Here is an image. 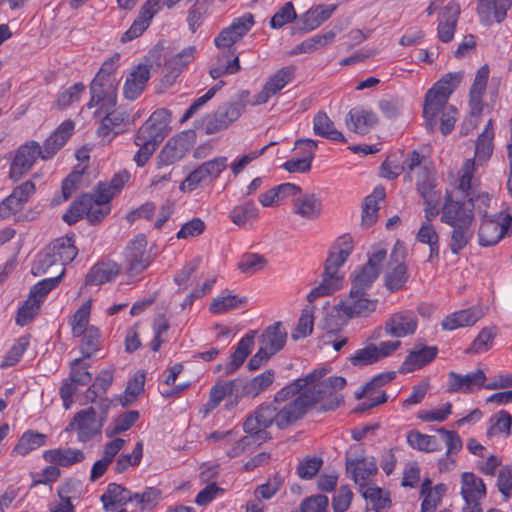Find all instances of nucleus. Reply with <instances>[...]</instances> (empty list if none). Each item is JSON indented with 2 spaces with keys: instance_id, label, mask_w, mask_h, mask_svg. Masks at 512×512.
Masks as SVG:
<instances>
[{
  "instance_id": "nucleus-1",
  "label": "nucleus",
  "mask_w": 512,
  "mask_h": 512,
  "mask_svg": "<svg viewBox=\"0 0 512 512\" xmlns=\"http://www.w3.org/2000/svg\"><path fill=\"white\" fill-rule=\"evenodd\" d=\"M474 219V212L465 199L454 198L451 192H446L440 220L452 228L449 249L453 255H458L472 240Z\"/></svg>"
},
{
  "instance_id": "nucleus-2",
  "label": "nucleus",
  "mask_w": 512,
  "mask_h": 512,
  "mask_svg": "<svg viewBox=\"0 0 512 512\" xmlns=\"http://www.w3.org/2000/svg\"><path fill=\"white\" fill-rule=\"evenodd\" d=\"M353 251V239L350 235L340 236L331 246L324 264L322 282L307 295V301L313 303L318 297L331 295L342 285V276L338 270Z\"/></svg>"
},
{
  "instance_id": "nucleus-3",
  "label": "nucleus",
  "mask_w": 512,
  "mask_h": 512,
  "mask_svg": "<svg viewBox=\"0 0 512 512\" xmlns=\"http://www.w3.org/2000/svg\"><path fill=\"white\" fill-rule=\"evenodd\" d=\"M299 420L293 402L283 406L273 403L261 405L254 415L249 416L243 424L246 433L256 437L258 445L267 439L266 429L273 423L279 429H285Z\"/></svg>"
},
{
  "instance_id": "nucleus-4",
  "label": "nucleus",
  "mask_w": 512,
  "mask_h": 512,
  "mask_svg": "<svg viewBox=\"0 0 512 512\" xmlns=\"http://www.w3.org/2000/svg\"><path fill=\"white\" fill-rule=\"evenodd\" d=\"M119 54L103 62L99 71L89 85L90 100L87 103L89 109L96 107L110 109L117 105L119 79L116 75Z\"/></svg>"
},
{
  "instance_id": "nucleus-5",
  "label": "nucleus",
  "mask_w": 512,
  "mask_h": 512,
  "mask_svg": "<svg viewBox=\"0 0 512 512\" xmlns=\"http://www.w3.org/2000/svg\"><path fill=\"white\" fill-rule=\"evenodd\" d=\"M507 233L512 234L511 214L501 211L489 217H482L478 229V243L482 247L494 246Z\"/></svg>"
},
{
  "instance_id": "nucleus-6",
  "label": "nucleus",
  "mask_w": 512,
  "mask_h": 512,
  "mask_svg": "<svg viewBox=\"0 0 512 512\" xmlns=\"http://www.w3.org/2000/svg\"><path fill=\"white\" fill-rule=\"evenodd\" d=\"M125 270L130 279L138 278L150 265L151 255L147 250V238L138 234L129 241L124 251Z\"/></svg>"
},
{
  "instance_id": "nucleus-7",
  "label": "nucleus",
  "mask_w": 512,
  "mask_h": 512,
  "mask_svg": "<svg viewBox=\"0 0 512 512\" xmlns=\"http://www.w3.org/2000/svg\"><path fill=\"white\" fill-rule=\"evenodd\" d=\"M377 299H370L366 292L352 289L347 297L341 299L334 310L339 317L352 319L356 317H368L376 310Z\"/></svg>"
},
{
  "instance_id": "nucleus-8",
  "label": "nucleus",
  "mask_w": 512,
  "mask_h": 512,
  "mask_svg": "<svg viewBox=\"0 0 512 512\" xmlns=\"http://www.w3.org/2000/svg\"><path fill=\"white\" fill-rule=\"evenodd\" d=\"M94 118L100 120V124L96 130L98 137L107 139L111 142L112 139L123 132L122 127L129 125V113L123 107L104 109L103 107L97 108L94 112Z\"/></svg>"
},
{
  "instance_id": "nucleus-9",
  "label": "nucleus",
  "mask_w": 512,
  "mask_h": 512,
  "mask_svg": "<svg viewBox=\"0 0 512 512\" xmlns=\"http://www.w3.org/2000/svg\"><path fill=\"white\" fill-rule=\"evenodd\" d=\"M227 167V157L221 156L208 160L190 172L182 181L179 189L182 192H192L199 185L216 180Z\"/></svg>"
},
{
  "instance_id": "nucleus-10",
  "label": "nucleus",
  "mask_w": 512,
  "mask_h": 512,
  "mask_svg": "<svg viewBox=\"0 0 512 512\" xmlns=\"http://www.w3.org/2000/svg\"><path fill=\"white\" fill-rule=\"evenodd\" d=\"M405 247L397 241L383 276L384 285L391 293L401 290L409 279L408 268L404 262Z\"/></svg>"
},
{
  "instance_id": "nucleus-11",
  "label": "nucleus",
  "mask_w": 512,
  "mask_h": 512,
  "mask_svg": "<svg viewBox=\"0 0 512 512\" xmlns=\"http://www.w3.org/2000/svg\"><path fill=\"white\" fill-rule=\"evenodd\" d=\"M346 471L360 488L365 487L366 481L378 471L376 461L364 456L360 446L351 447L345 455Z\"/></svg>"
},
{
  "instance_id": "nucleus-12",
  "label": "nucleus",
  "mask_w": 512,
  "mask_h": 512,
  "mask_svg": "<svg viewBox=\"0 0 512 512\" xmlns=\"http://www.w3.org/2000/svg\"><path fill=\"white\" fill-rule=\"evenodd\" d=\"M253 25L254 17L251 13H246L234 19L231 25L223 28L215 37V46L228 55L235 54L234 44L239 42L251 30Z\"/></svg>"
},
{
  "instance_id": "nucleus-13",
  "label": "nucleus",
  "mask_w": 512,
  "mask_h": 512,
  "mask_svg": "<svg viewBox=\"0 0 512 512\" xmlns=\"http://www.w3.org/2000/svg\"><path fill=\"white\" fill-rule=\"evenodd\" d=\"M38 158L42 159V153L37 141L29 140L20 145L10 163L9 177L19 180L33 168Z\"/></svg>"
},
{
  "instance_id": "nucleus-14",
  "label": "nucleus",
  "mask_w": 512,
  "mask_h": 512,
  "mask_svg": "<svg viewBox=\"0 0 512 512\" xmlns=\"http://www.w3.org/2000/svg\"><path fill=\"white\" fill-rule=\"evenodd\" d=\"M103 425L102 421L97 419L94 407H88L73 416L65 431H76L77 440L86 443L101 433Z\"/></svg>"
},
{
  "instance_id": "nucleus-15",
  "label": "nucleus",
  "mask_w": 512,
  "mask_h": 512,
  "mask_svg": "<svg viewBox=\"0 0 512 512\" xmlns=\"http://www.w3.org/2000/svg\"><path fill=\"white\" fill-rule=\"evenodd\" d=\"M170 118L171 112L168 109H157L138 129V139H146L159 145L170 131Z\"/></svg>"
},
{
  "instance_id": "nucleus-16",
  "label": "nucleus",
  "mask_w": 512,
  "mask_h": 512,
  "mask_svg": "<svg viewBox=\"0 0 512 512\" xmlns=\"http://www.w3.org/2000/svg\"><path fill=\"white\" fill-rule=\"evenodd\" d=\"M386 256L387 252L385 249H378L373 252L369 256L368 261L355 272V276L351 282V288L362 292L369 290L374 281L378 278Z\"/></svg>"
},
{
  "instance_id": "nucleus-17",
  "label": "nucleus",
  "mask_w": 512,
  "mask_h": 512,
  "mask_svg": "<svg viewBox=\"0 0 512 512\" xmlns=\"http://www.w3.org/2000/svg\"><path fill=\"white\" fill-rule=\"evenodd\" d=\"M461 495L465 501L463 512H482L480 500L486 497L483 480L472 472L461 475Z\"/></svg>"
},
{
  "instance_id": "nucleus-18",
  "label": "nucleus",
  "mask_w": 512,
  "mask_h": 512,
  "mask_svg": "<svg viewBox=\"0 0 512 512\" xmlns=\"http://www.w3.org/2000/svg\"><path fill=\"white\" fill-rule=\"evenodd\" d=\"M191 132H181L170 138L158 154V166H169L181 160L193 147Z\"/></svg>"
},
{
  "instance_id": "nucleus-19",
  "label": "nucleus",
  "mask_w": 512,
  "mask_h": 512,
  "mask_svg": "<svg viewBox=\"0 0 512 512\" xmlns=\"http://www.w3.org/2000/svg\"><path fill=\"white\" fill-rule=\"evenodd\" d=\"M418 327V318L412 310L392 313L385 321L384 334L392 338H403L413 335Z\"/></svg>"
},
{
  "instance_id": "nucleus-20",
  "label": "nucleus",
  "mask_w": 512,
  "mask_h": 512,
  "mask_svg": "<svg viewBox=\"0 0 512 512\" xmlns=\"http://www.w3.org/2000/svg\"><path fill=\"white\" fill-rule=\"evenodd\" d=\"M325 399H329L330 401L333 399V395L323 380L306 387L301 394L292 400L299 420L303 418L313 406Z\"/></svg>"
},
{
  "instance_id": "nucleus-21",
  "label": "nucleus",
  "mask_w": 512,
  "mask_h": 512,
  "mask_svg": "<svg viewBox=\"0 0 512 512\" xmlns=\"http://www.w3.org/2000/svg\"><path fill=\"white\" fill-rule=\"evenodd\" d=\"M241 115V108L238 103H227L220 106L213 114L205 119L204 129L208 135L215 134L226 129Z\"/></svg>"
},
{
  "instance_id": "nucleus-22",
  "label": "nucleus",
  "mask_w": 512,
  "mask_h": 512,
  "mask_svg": "<svg viewBox=\"0 0 512 512\" xmlns=\"http://www.w3.org/2000/svg\"><path fill=\"white\" fill-rule=\"evenodd\" d=\"M438 354L436 346H426L421 340L415 343V347L408 353L403 361L400 372L408 373L421 369L431 363Z\"/></svg>"
},
{
  "instance_id": "nucleus-23",
  "label": "nucleus",
  "mask_w": 512,
  "mask_h": 512,
  "mask_svg": "<svg viewBox=\"0 0 512 512\" xmlns=\"http://www.w3.org/2000/svg\"><path fill=\"white\" fill-rule=\"evenodd\" d=\"M511 5L512 0H478L476 10L480 22L490 25L493 21L497 23L504 21Z\"/></svg>"
},
{
  "instance_id": "nucleus-24",
  "label": "nucleus",
  "mask_w": 512,
  "mask_h": 512,
  "mask_svg": "<svg viewBox=\"0 0 512 512\" xmlns=\"http://www.w3.org/2000/svg\"><path fill=\"white\" fill-rule=\"evenodd\" d=\"M161 0H147L141 8L139 16L134 20L130 28L121 36V42L126 43L142 35L149 27L153 16L160 10Z\"/></svg>"
},
{
  "instance_id": "nucleus-25",
  "label": "nucleus",
  "mask_w": 512,
  "mask_h": 512,
  "mask_svg": "<svg viewBox=\"0 0 512 512\" xmlns=\"http://www.w3.org/2000/svg\"><path fill=\"white\" fill-rule=\"evenodd\" d=\"M486 375L481 369H477L465 375L449 372L448 373V392L451 393H470L474 387L485 386Z\"/></svg>"
},
{
  "instance_id": "nucleus-26",
  "label": "nucleus",
  "mask_w": 512,
  "mask_h": 512,
  "mask_svg": "<svg viewBox=\"0 0 512 512\" xmlns=\"http://www.w3.org/2000/svg\"><path fill=\"white\" fill-rule=\"evenodd\" d=\"M459 15L460 5L456 1H449L439 13L437 36L441 42L447 43L453 39Z\"/></svg>"
},
{
  "instance_id": "nucleus-27",
  "label": "nucleus",
  "mask_w": 512,
  "mask_h": 512,
  "mask_svg": "<svg viewBox=\"0 0 512 512\" xmlns=\"http://www.w3.org/2000/svg\"><path fill=\"white\" fill-rule=\"evenodd\" d=\"M150 79V66L147 64H138L127 76L123 95L128 100L137 99L144 91L148 80Z\"/></svg>"
},
{
  "instance_id": "nucleus-28",
  "label": "nucleus",
  "mask_w": 512,
  "mask_h": 512,
  "mask_svg": "<svg viewBox=\"0 0 512 512\" xmlns=\"http://www.w3.org/2000/svg\"><path fill=\"white\" fill-rule=\"evenodd\" d=\"M73 130L74 123L71 120L61 123L44 141V145L41 147L42 160L52 158L64 146Z\"/></svg>"
},
{
  "instance_id": "nucleus-29",
  "label": "nucleus",
  "mask_w": 512,
  "mask_h": 512,
  "mask_svg": "<svg viewBox=\"0 0 512 512\" xmlns=\"http://www.w3.org/2000/svg\"><path fill=\"white\" fill-rule=\"evenodd\" d=\"M336 9V5L320 4L310 8L301 15L297 23V30L300 33H306L318 28L322 23L328 20Z\"/></svg>"
},
{
  "instance_id": "nucleus-30",
  "label": "nucleus",
  "mask_w": 512,
  "mask_h": 512,
  "mask_svg": "<svg viewBox=\"0 0 512 512\" xmlns=\"http://www.w3.org/2000/svg\"><path fill=\"white\" fill-rule=\"evenodd\" d=\"M286 341L287 331L285 327L281 322H275L265 328L261 334L259 343L269 354L275 355L284 347Z\"/></svg>"
},
{
  "instance_id": "nucleus-31",
  "label": "nucleus",
  "mask_w": 512,
  "mask_h": 512,
  "mask_svg": "<svg viewBox=\"0 0 512 512\" xmlns=\"http://www.w3.org/2000/svg\"><path fill=\"white\" fill-rule=\"evenodd\" d=\"M74 238V234L59 237L47 246L49 253L59 261L61 268L72 262L78 254Z\"/></svg>"
},
{
  "instance_id": "nucleus-32",
  "label": "nucleus",
  "mask_w": 512,
  "mask_h": 512,
  "mask_svg": "<svg viewBox=\"0 0 512 512\" xmlns=\"http://www.w3.org/2000/svg\"><path fill=\"white\" fill-rule=\"evenodd\" d=\"M293 212L301 218L316 220L322 214L321 198L314 193H305L294 200Z\"/></svg>"
},
{
  "instance_id": "nucleus-33",
  "label": "nucleus",
  "mask_w": 512,
  "mask_h": 512,
  "mask_svg": "<svg viewBox=\"0 0 512 512\" xmlns=\"http://www.w3.org/2000/svg\"><path fill=\"white\" fill-rule=\"evenodd\" d=\"M377 121L378 118L373 111L362 107L351 109L346 119L348 128L362 135L368 133L377 124Z\"/></svg>"
},
{
  "instance_id": "nucleus-34",
  "label": "nucleus",
  "mask_w": 512,
  "mask_h": 512,
  "mask_svg": "<svg viewBox=\"0 0 512 512\" xmlns=\"http://www.w3.org/2000/svg\"><path fill=\"white\" fill-rule=\"evenodd\" d=\"M119 273L120 266L116 262H98L87 273L85 284L88 286L102 285L113 281Z\"/></svg>"
},
{
  "instance_id": "nucleus-35",
  "label": "nucleus",
  "mask_w": 512,
  "mask_h": 512,
  "mask_svg": "<svg viewBox=\"0 0 512 512\" xmlns=\"http://www.w3.org/2000/svg\"><path fill=\"white\" fill-rule=\"evenodd\" d=\"M448 100L443 96H438L434 93L431 94L427 91L423 104V117L425 120V127L428 131H433L438 124V115L448 107Z\"/></svg>"
},
{
  "instance_id": "nucleus-36",
  "label": "nucleus",
  "mask_w": 512,
  "mask_h": 512,
  "mask_svg": "<svg viewBox=\"0 0 512 512\" xmlns=\"http://www.w3.org/2000/svg\"><path fill=\"white\" fill-rule=\"evenodd\" d=\"M134 493L117 483H109L100 500L105 511H112L116 505L133 503Z\"/></svg>"
},
{
  "instance_id": "nucleus-37",
  "label": "nucleus",
  "mask_w": 512,
  "mask_h": 512,
  "mask_svg": "<svg viewBox=\"0 0 512 512\" xmlns=\"http://www.w3.org/2000/svg\"><path fill=\"white\" fill-rule=\"evenodd\" d=\"M482 318V313L475 307L460 310L447 315L441 322L443 330L452 331L462 327L474 325Z\"/></svg>"
},
{
  "instance_id": "nucleus-38",
  "label": "nucleus",
  "mask_w": 512,
  "mask_h": 512,
  "mask_svg": "<svg viewBox=\"0 0 512 512\" xmlns=\"http://www.w3.org/2000/svg\"><path fill=\"white\" fill-rule=\"evenodd\" d=\"M43 458L51 464L68 467L82 462L85 459V454L76 448H57L46 450L43 453Z\"/></svg>"
},
{
  "instance_id": "nucleus-39",
  "label": "nucleus",
  "mask_w": 512,
  "mask_h": 512,
  "mask_svg": "<svg viewBox=\"0 0 512 512\" xmlns=\"http://www.w3.org/2000/svg\"><path fill=\"white\" fill-rule=\"evenodd\" d=\"M255 333V331H251L239 340L235 351L230 356V361L226 365L227 375L235 373L243 365L254 346Z\"/></svg>"
},
{
  "instance_id": "nucleus-40",
  "label": "nucleus",
  "mask_w": 512,
  "mask_h": 512,
  "mask_svg": "<svg viewBox=\"0 0 512 512\" xmlns=\"http://www.w3.org/2000/svg\"><path fill=\"white\" fill-rule=\"evenodd\" d=\"M47 435L38 431L26 430L14 446L12 453L20 456H26L32 451L43 447L47 443Z\"/></svg>"
},
{
  "instance_id": "nucleus-41",
  "label": "nucleus",
  "mask_w": 512,
  "mask_h": 512,
  "mask_svg": "<svg viewBox=\"0 0 512 512\" xmlns=\"http://www.w3.org/2000/svg\"><path fill=\"white\" fill-rule=\"evenodd\" d=\"M81 486L80 481L75 479L65 480L57 489L60 502L50 512H75L71 498L75 497Z\"/></svg>"
},
{
  "instance_id": "nucleus-42",
  "label": "nucleus",
  "mask_w": 512,
  "mask_h": 512,
  "mask_svg": "<svg viewBox=\"0 0 512 512\" xmlns=\"http://www.w3.org/2000/svg\"><path fill=\"white\" fill-rule=\"evenodd\" d=\"M313 131L317 136L337 141V142H346V138L344 135L338 131L335 126L334 122L328 117V115L323 112L319 111L313 119Z\"/></svg>"
},
{
  "instance_id": "nucleus-43",
  "label": "nucleus",
  "mask_w": 512,
  "mask_h": 512,
  "mask_svg": "<svg viewBox=\"0 0 512 512\" xmlns=\"http://www.w3.org/2000/svg\"><path fill=\"white\" fill-rule=\"evenodd\" d=\"M385 195L386 191L384 186L378 185L374 188L373 192L365 198L362 209L363 226L371 227L375 223L379 210L378 201L383 200Z\"/></svg>"
},
{
  "instance_id": "nucleus-44",
  "label": "nucleus",
  "mask_w": 512,
  "mask_h": 512,
  "mask_svg": "<svg viewBox=\"0 0 512 512\" xmlns=\"http://www.w3.org/2000/svg\"><path fill=\"white\" fill-rule=\"evenodd\" d=\"M422 160L423 156L418 151L413 150L401 166L396 165L392 168L390 163L385 161L382 163L383 176L388 179H395L404 171L412 173L416 168H422Z\"/></svg>"
},
{
  "instance_id": "nucleus-45",
  "label": "nucleus",
  "mask_w": 512,
  "mask_h": 512,
  "mask_svg": "<svg viewBox=\"0 0 512 512\" xmlns=\"http://www.w3.org/2000/svg\"><path fill=\"white\" fill-rule=\"evenodd\" d=\"M241 386L240 380L219 381L210 389L209 399L206 403L207 410H213L226 396H232Z\"/></svg>"
},
{
  "instance_id": "nucleus-46",
  "label": "nucleus",
  "mask_w": 512,
  "mask_h": 512,
  "mask_svg": "<svg viewBox=\"0 0 512 512\" xmlns=\"http://www.w3.org/2000/svg\"><path fill=\"white\" fill-rule=\"evenodd\" d=\"M464 73L462 71L449 72L440 78L433 86L428 90L438 96L449 100L451 94L456 90L463 79Z\"/></svg>"
},
{
  "instance_id": "nucleus-47",
  "label": "nucleus",
  "mask_w": 512,
  "mask_h": 512,
  "mask_svg": "<svg viewBox=\"0 0 512 512\" xmlns=\"http://www.w3.org/2000/svg\"><path fill=\"white\" fill-rule=\"evenodd\" d=\"M196 53L195 46H188L179 53L170 56L165 60V68L173 78L177 77L186 66L194 60Z\"/></svg>"
},
{
  "instance_id": "nucleus-48",
  "label": "nucleus",
  "mask_w": 512,
  "mask_h": 512,
  "mask_svg": "<svg viewBox=\"0 0 512 512\" xmlns=\"http://www.w3.org/2000/svg\"><path fill=\"white\" fill-rule=\"evenodd\" d=\"M258 216L259 209L253 201L237 205L229 212L230 220L239 227H245L247 223L255 221Z\"/></svg>"
},
{
  "instance_id": "nucleus-49",
  "label": "nucleus",
  "mask_w": 512,
  "mask_h": 512,
  "mask_svg": "<svg viewBox=\"0 0 512 512\" xmlns=\"http://www.w3.org/2000/svg\"><path fill=\"white\" fill-rule=\"evenodd\" d=\"M92 202L90 194H82L71 203L68 210L63 214L62 219L69 225L75 224L84 215H87V209H91Z\"/></svg>"
},
{
  "instance_id": "nucleus-50",
  "label": "nucleus",
  "mask_w": 512,
  "mask_h": 512,
  "mask_svg": "<svg viewBox=\"0 0 512 512\" xmlns=\"http://www.w3.org/2000/svg\"><path fill=\"white\" fill-rule=\"evenodd\" d=\"M225 51H222L221 55L218 56L217 62L209 70V74L213 79H218L226 74H236L240 71L239 57L235 55L232 59H229Z\"/></svg>"
},
{
  "instance_id": "nucleus-51",
  "label": "nucleus",
  "mask_w": 512,
  "mask_h": 512,
  "mask_svg": "<svg viewBox=\"0 0 512 512\" xmlns=\"http://www.w3.org/2000/svg\"><path fill=\"white\" fill-rule=\"evenodd\" d=\"M139 417L140 414L137 410H129L119 414L112 420L111 424L106 429V436L113 437L128 431L138 421Z\"/></svg>"
},
{
  "instance_id": "nucleus-52",
  "label": "nucleus",
  "mask_w": 512,
  "mask_h": 512,
  "mask_svg": "<svg viewBox=\"0 0 512 512\" xmlns=\"http://www.w3.org/2000/svg\"><path fill=\"white\" fill-rule=\"evenodd\" d=\"M113 373L110 370H102L95 378L94 382L85 392L86 400L96 402L99 396L106 393L113 382Z\"/></svg>"
},
{
  "instance_id": "nucleus-53",
  "label": "nucleus",
  "mask_w": 512,
  "mask_h": 512,
  "mask_svg": "<svg viewBox=\"0 0 512 512\" xmlns=\"http://www.w3.org/2000/svg\"><path fill=\"white\" fill-rule=\"evenodd\" d=\"M489 422L487 436L492 437L499 434L509 436L511 434L512 416L508 411L500 410L490 417Z\"/></svg>"
},
{
  "instance_id": "nucleus-54",
  "label": "nucleus",
  "mask_w": 512,
  "mask_h": 512,
  "mask_svg": "<svg viewBox=\"0 0 512 512\" xmlns=\"http://www.w3.org/2000/svg\"><path fill=\"white\" fill-rule=\"evenodd\" d=\"M296 67L293 65L278 69L265 83L268 90L277 94L295 78Z\"/></svg>"
},
{
  "instance_id": "nucleus-55",
  "label": "nucleus",
  "mask_w": 512,
  "mask_h": 512,
  "mask_svg": "<svg viewBox=\"0 0 512 512\" xmlns=\"http://www.w3.org/2000/svg\"><path fill=\"white\" fill-rule=\"evenodd\" d=\"M408 444L417 450L433 452L440 450V443L435 436L422 434L418 431H410L407 434Z\"/></svg>"
},
{
  "instance_id": "nucleus-56",
  "label": "nucleus",
  "mask_w": 512,
  "mask_h": 512,
  "mask_svg": "<svg viewBox=\"0 0 512 512\" xmlns=\"http://www.w3.org/2000/svg\"><path fill=\"white\" fill-rule=\"evenodd\" d=\"M145 375L136 373L127 383V386L120 397L119 401L123 407L133 404L137 397L144 391Z\"/></svg>"
},
{
  "instance_id": "nucleus-57",
  "label": "nucleus",
  "mask_w": 512,
  "mask_h": 512,
  "mask_svg": "<svg viewBox=\"0 0 512 512\" xmlns=\"http://www.w3.org/2000/svg\"><path fill=\"white\" fill-rule=\"evenodd\" d=\"M274 380L273 370H266L243 385V393L255 397L267 389Z\"/></svg>"
},
{
  "instance_id": "nucleus-58",
  "label": "nucleus",
  "mask_w": 512,
  "mask_h": 512,
  "mask_svg": "<svg viewBox=\"0 0 512 512\" xmlns=\"http://www.w3.org/2000/svg\"><path fill=\"white\" fill-rule=\"evenodd\" d=\"M65 271L66 269L62 267L58 275L39 281L32 286L29 295L42 303L46 295L59 285L65 274Z\"/></svg>"
},
{
  "instance_id": "nucleus-59",
  "label": "nucleus",
  "mask_w": 512,
  "mask_h": 512,
  "mask_svg": "<svg viewBox=\"0 0 512 512\" xmlns=\"http://www.w3.org/2000/svg\"><path fill=\"white\" fill-rule=\"evenodd\" d=\"M496 335L497 331L495 327L483 328L466 350V353L480 354L487 352L492 347Z\"/></svg>"
},
{
  "instance_id": "nucleus-60",
  "label": "nucleus",
  "mask_w": 512,
  "mask_h": 512,
  "mask_svg": "<svg viewBox=\"0 0 512 512\" xmlns=\"http://www.w3.org/2000/svg\"><path fill=\"white\" fill-rule=\"evenodd\" d=\"M82 336L83 338L80 345L82 359H88L99 350L101 334L98 328L91 326Z\"/></svg>"
},
{
  "instance_id": "nucleus-61",
  "label": "nucleus",
  "mask_w": 512,
  "mask_h": 512,
  "mask_svg": "<svg viewBox=\"0 0 512 512\" xmlns=\"http://www.w3.org/2000/svg\"><path fill=\"white\" fill-rule=\"evenodd\" d=\"M246 301L245 297L240 298L232 294L222 295L212 301L209 310L213 314H222L245 305Z\"/></svg>"
},
{
  "instance_id": "nucleus-62",
  "label": "nucleus",
  "mask_w": 512,
  "mask_h": 512,
  "mask_svg": "<svg viewBox=\"0 0 512 512\" xmlns=\"http://www.w3.org/2000/svg\"><path fill=\"white\" fill-rule=\"evenodd\" d=\"M143 457V443L141 441H138L134 448L132 453L122 454L118 457L114 471L118 474L123 473L126 471L129 467H135L138 466L142 460Z\"/></svg>"
},
{
  "instance_id": "nucleus-63",
  "label": "nucleus",
  "mask_w": 512,
  "mask_h": 512,
  "mask_svg": "<svg viewBox=\"0 0 512 512\" xmlns=\"http://www.w3.org/2000/svg\"><path fill=\"white\" fill-rule=\"evenodd\" d=\"M334 38H335V33L333 31H329L324 34L314 35V36L302 41L300 44H298L295 47L293 54L311 53V52L325 46L326 44L331 42Z\"/></svg>"
},
{
  "instance_id": "nucleus-64",
  "label": "nucleus",
  "mask_w": 512,
  "mask_h": 512,
  "mask_svg": "<svg viewBox=\"0 0 512 512\" xmlns=\"http://www.w3.org/2000/svg\"><path fill=\"white\" fill-rule=\"evenodd\" d=\"M91 310V301L88 300L82 304L74 313L70 324L72 328V334L74 337H80L89 328V316Z\"/></svg>"
}]
</instances>
